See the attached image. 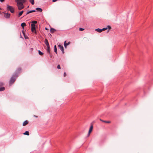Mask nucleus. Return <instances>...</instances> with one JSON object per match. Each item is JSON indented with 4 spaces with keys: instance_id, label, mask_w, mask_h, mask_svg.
<instances>
[{
    "instance_id": "obj_34",
    "label": "nucleus",
    "mask_w": 153,
    "mask_h": 153,
    "mask_svg": "<svg viewBox=\"0 0 153 153\" xmlns=\"http://www.w3.org/2000/svg\"><path fill=\"white\" fill-rule=\"evenodd\" d=\"M32 12H36V10H32Z\"/></svg>"
},
{
    "instance_id": "obj_2",
    "label": "nucleus",
    "mask_w": 153,
    "mask_h": 153,
    "mask_svg": "<svg viewBox=\"0 0 153 153\" xmlns=\"http://www.w3.org/2000/svg\"><path fill=\"white\" fill-rule=\"evenodd\" d=\"M17 77V75L16 76L14 74H13L9 81V84L10 85H11L13 84Z\"/></svg>"
},
{
    "instance_id": "obj_17",
    "label": "nucleus",
    "mask_w": 153,
    "mask_h": 153,
    "mask_svg": "<svg viewBox=\"0 0 153 153\" xmlns=\"http://www.w3.org/2000/svg\"><path fill=\"white\" fill-rule=\"evenodd\" d=\"M100 121H102L103 122L105 123H111V121H105V120H103L101 119H100Z\"/></svg>"
},
{
    "instance_id": "obj_32",
    "label": "nucleus",
    "mask_w": 153,
    "mask_h": 153,
    "mask_svg": "<svg viewBox=\"0 0 153 153\" xmlns=\"http://www.w3.org/2000/svg\"><path fill=\"white\" fill-rule=\"evenodd\" d=\"M108 28H109V29H110L111 28V27L110 26L108 25Z\"/></svg>"
},
{
    "instance_id": "obj_27",
    "label": "nucleus",
    "mask_w": 153,
    "mask_h": 153,
    "mask_svg": "<svg viewBox=\"0 0 153 153\" xmlns=\"http://www.w3.org/2000/svg\"><path fill=\"white\" fill-rule=\"evenodd\" d=\"M57 68L58 69H61V67L59 65H58L57 66Z\"/></svg>"
},
{
    "instance_id": "obj_6",
    "label": "nucleus",
    "mask_w": 153,
    "mask_h": 153,
    "mask_svg": "<svg viewBox=\"0 0 153 153\" xmlns=\"http://www.w3.org/2000/svg\"><path fill=\"white\" fill-rule=\"evenodd\" d=\"M4 85L3 82H0V91H4L5 89V88L2 86Z\"/></svg>"
},
{
    "instance_id": "obj_40",
    "label": "nucleus",
    "mask_w": 153,
    "mask_h": 153,
    "mask_svg": "<svg viewBox=\"0 0 153 153\" xmlns=\"http://www.w3.org/2000/svg\"><path fill=\"white\" fill-rule=\"evenodd\" d=\"M50 56V57H51V55Z\"/></svg>"
},
{
    "instance_id": "obj_28",
    "label": "nucleus",
    "mask_w": 153,
    "mask_h": 153,
    "mask_svg": "<svg viewBox=\"0 0 153 153\" xmlns=\"http://www.w3.org/2000/svg\"><path fill=\"white\" fill-rule=\"evenodd\" d=\"M107 29V28H103L102 29H101L102 30V31H104Z\"/></svg>"
},
{
    "instance_id": "obj_9",
    "label": "nucleus",
    "mask_w": 153,
    "mask_h": 153,
    "mask_svg": "<svg viewBox=\"0 0 153 153\" xmlns=\"http://www.w3.org/2000/svg\"><path fill=\"white\" fill-rule=\"evenodd\" d=\"M45 44L47 46H49V44L48 40L47 39H45V41L44 42Z\"/></svg>"
},
{
    "instance_id": "obj_26",
    "label": "nucleus",
    "mask_w": 153,
    "mask_h": 153,
    "mask_svg": "<svg viewBox=\"0 0 153 153\" xmlns=\"http://www.w3.org/2000/svg\"><path fill=\"white\" fill-rule=\"evenodd\" d=\"M32 13V10L29 11L28 12H27V13H26V15H27L28 14L30 13Z\"/></svg>"
},
{
    "instance_id": "obj_3",
    "label": "nucleus",
    "mask_w": 153,
    "mask_h": 153,
    "mask_svg": "<svg viewBox=\"0 0 153 153\" xmlns=\"http://www.w3.org/2000/svg\"><path fill=\"white\" fill-rule=\"evenodd\" d=\"M6 10L7 11H10L11 13H14L15 12L14 7L12 6H10L8 4L6 5Z\"/></svg>"
},
{
    "instance_id": "obj_12",
    "label": "nucleus",
    "mask_w": 153,
    "mask_h": 153,
    "mask_svg": "<svg viewBox=\"0 0 153 153\" xmlns=\"http://www.w3.org/2000/svg\"><path fill=\"white\" fill-rule=\"evenodd\" d=\"M47 51L48 52V53H50V51H51V48L49 46H47Z\"/></svg>"
},
{
    "instance_id": "obj_7",
    "label": "nucleus",
    "mask_w": 153,
    "mask_h": 153,
    "mask_svg": "<svg viewBox=\"0 0 153 153\" xmlns=\"http://www.w3.org/2000/svg\"><path fill=\"white\" fill-rule=\"evenodd\" d=\"M3 13L4 14V17L6 19H9L10 16V14L7 13H5L4 12H3Z\"/></svg>"
},
{
    "instance_id": "obj_38",
    "label": "nucleus",
    "mask_w": 153,
    "mask_h": 153,
    "mask_svg": "<svg viewBox=\"0 0 153 153\" xmlns=\"http://www.w3.org/2000/svg\"><path fill=\"white\" fill-rule=\"evenodd\" d=\"M1 14V11H0V14Z\"/></svg>"
},
{
    "instance_id": "obj_37",
    "label": "nucleus",
    "mask_w": 153,
    "mask_h": 153,
    "mask_svg": "<svg viewBox=\"0 0 153 153\" xmlns=\"http://www.w3.org/2000/svg\"><path fill=\"white\" fill-rule=\"evenodd\" d=\"M45 29L46 30H47V28L46 27V28H45Z\"/></svg>"
},
{
    "instance_id": "obj_19",
    "label": "nucleus",
    "mask_w": 153,
    "mask_h": 153,
    "mask_svg": "<svg viewBox=\"0 0 153 153\" xmlns=\"http://www.w3.org/2000/svg\"><path fill=\"white\" fill-rule=\"evenodd\" d=\"M102 30L101 29H100L99 28H97V29H95V30L96 31H97L98 32H99V33H100L102 31Z\"/></svg>"
},
{
    "instance_id": "obj_1",
    "label": "nucleus",
    "mask_w": 153,
    "mask_h": 153,
    "mask_svg": "<svg viewBox=\"0 0 153 153\" xmlns=\"http://www.w3.org/2000/svg\"><path fill=\"white\" fill-rule=\"evenodd\" d=\"M17 3L18 8L19 10H21L24 8L23 4L27 2V0H15Z\"/></svg>"
},
{
    "instance_id": "obj_8",
    "label": "nucleus",
    "mask_w": 153,
    "mask_h": 153,
    "mask_svg": "<svg viewBox=\"0 0 153 153\" xmlns=\"http://www.w3.org/2000/svg\"><path fill=\"white\" fill-rule=\"evenodd\" d=\"M58 47H59V48L60 50H61L62 51L63 53H64V48L62 45H58Z\"/></svg>"
},
{
    "instance_id": "obj_36",
    "label": "nucleus",
    "mask_w": 153,
    "mask_h": 153,
    "mask_svg": "<svg viewBox=\"0 0 153 153\" xmlns=\"http://www.w3.org/2000/svg\"><path fill=\"white\" fill-rule=\"evenodd\" d=\"M4 0H0V1L1 2H3Z\"/></svg>"
},
{
    "instance_id": "obj_23",
    "label": "nucleus",
    "mask_w": 153,
    "mask_h": 153,
    "mask_svg": "<svg viewBox=\"0 0 153 153\" xmlns=\"http://www.w3.org/2000/svg\"><path fill=\"white\" fill-rule=\"evenodd\" d=\"M37 21H32L31 22V24H33V25H35L37 23Z\"/></svg>"
},
{
    "instance_id": "obj_16",
    "label": "nucleus",
    "mask_w": 153,
    "mask_h": 153,
    "mask_svg": "<svg viewBox=\"0 0 153 153\" xmlns=\"http://www.w3.org/2000/svg\"><path fill=\"white\" fill-rule=\"evenodd\" d=\"M26 25V23L25 22L22 23L21 24V26L22 27L23 29H24V27Z\"/></svg>"
},
{
    "instance_id": "obj_20",
    "label": "nucleus",
    "mask_w": 153,
    "mask_h": 153,
    "mask_svg": "<svg viewBox=\"0 0 153 153\" xmlns=\"http://www.w3.org/2000/svg\"><path fill=\"white\" fill-rule=\"evenodd\" d=\"M92 130L89 128V130L88 131V134L87 135V137H88L89 136L90 134L91 133V132L92 131Z\"/></svg>"
},
{
    "instance_id": "obj_25",
    "label": "nucleus",
    "mask_w": 153,
    "mask_h": 153,
    "mask_svg": "<svg viewBox=\"0 0 153 153\" xmlns=\"http://www.w3.org/2000/svg\"><path fill=\"white\" fill-rule=\"evenodd\" d=\"M39 54L41 56H42L43 55V53L41 51H39Z\"/></svg>"
},
{
    "instance_id": "obj_30",
    "label": "nucleus",
    "mask_w": 153,
    "mask_h": 153,
    "mask_svg": "<svg viewBox=\"0 0 153 153\" xmlns=\"http://www.w3.org/2000/svg\"><path fill=\"white\" fill-rule=\"evenodd\" d=\"M84 30V28H79V30L80 31H83Z\"/></svg>"
},
{
    "instance_id": "obj_33",
    "label": "nucleus",
    "mask_w": 153,
    "mask_h": 153,
    "mask_svg": "<svg viewBox=\"0 0 153 153\" xmlns=\"http://www.w3.org/2000/svg\"><path fill=\"white\" fill-rule=\"evenodd\" d=\"M57 0H52V1L53 2H55Z\"/></svg>"
},
{
    "instance_id": "obj_35",
    "label": "nucleus",
    "mask_w": 153,
    "mask_h": 153,
    "mask_svg": "<svg viewBox=\"0 0 153 153\" xmlns=\"http://www.w3.org/2000/svg\"><path fill=\"white\" fill-rule=\"evenodd\" d=\"M33 116H34V117H35L36 118H37V117H38V116H36V115H34Z\"/></svg>"
},
{
    "instance_id": "obj_31",
    "label": "nucleus",
    "mask_w": 153,
    "mask_h": 153,
    "mask_svg": "<svg viewBox=\"0 0 153 153\" xmlns=\"http://www.w3.org/2000/svg\"><path fill=\"white\" fill-rule=\"evenodd\" d=\"M64 77H65L66 76V73L65 72H64Z\"/></svg>"
},
{
    "instance_id": "obj_22",
    "label": "nucleus",
    "mask_w": 153,
    "mask_h": 153,
    "mask_svg": "<svg viewBox=\"0 0 153 153\" xmlns=\"http://www.w3.org/2000/svg\"><path fill=\"white\" fill-rule=\"evenodd\" d=\"M22 33L23 34V35H24L25 38V39H27V38H28V37L27 36V37L25 36V33L24 30H22Z\"/></svg>"
},
{
    "instance_id": "obj_10",
    "label": "nucleus",
    "mask_w": 153,
    "mask_h": 153,
    "mask_svg": "<svg viewBox=\"0 0 153 153\" xmlns=\"http://www.w3.org/2000/svg\"><path fill=\"white\" fill-rule=\"evenodd\" d=\"M70 43V42H69L68 43H66V41H65L64 42V45L65 48H66L67 46L69 45Z\"/></svg>"
},
{
    "instance_id": "obj_14",
    "label": "nucleus",
    "mask_w": 153,
    "mask_h": 153,
    "mask_svg": "<svg viewBox=\"0 0 153 153\" xmlns=\"http://www.w3.org/2000/svg\"><path fill=\"white\" fill-rule=\"evenodd\" d=\"M36 10L39 12H42V8H39V7L36 8Z\"/></svg>"
},
{
    "instance_id": "obj_15",
    "label": "nucleus",
    "mask_w": 153,
    "mask_h": 153,
    "mask_svg": "<svg viewBox=\"0 0 153 153\" xmlns=\"http://www.w3.org/2000/svg\"><path fill=\"white\" fill-rule=\"evenodd\" d=\"M28 123V121L26 120L24 121L23 123V126H24L27 125Z\"/></svg>"
},
{
    "instance_id": "obj_21",
    "label": "nucleus",
    "mask_w": 153,
    "mask_h": 153,
    "mask_svg": "<svg viewBox=\"0 0 153 153\" xmlns=\"http://www.w3.org/2000/svg\"><path fill=\"white\" fill-rule=\"evenodd\" d=\"M23 134L27 135H29V133L28 131H26L25 133H23Z\"/></svg>"
},
{
    "instance_id": "obj_4",
    "label": "nucleus",
    "mask_w": 153,
    "mask_h": 153,
    "mask_svg": "<svg viewBox=\"0 0 153 153\" xmlns=\"http://www.w3.org/2000/svg\"><path fill=\"white\" fill-rule=\"evenodd\" d=\"M21 68L20 67H19L16 69L15 73L13 74L15 75L16 76L17 75L18 77L19 75V74L21 72Z\"/></svg>"
},
{
    "instance_id": "obj_18",
    "label": "nucleus",
    "mask_w": 153,
    "mask_h": 153,
    "mask_svg": "<svg viewBox=\"0 0 153 153\" xmlns=\"http://www.w3.org/2000/svg\"><path fill=\"white\" fill-rule=\"evenodd\" d=\"M54 51L55 53L57 54V49L56 45H55L54 46Z\"/></svg>"
},
{
    "instance_id": "obj_11",
    "label": "nucleus",
    "mask_w": 153,
    "mask_h": 153,
    "mask_svg": "<svg viewBox=\"0 0 153 153\" xmlns=\"http://www.w3.org/2000/svg\"><path fill=\"white\" fill-rule=\"evenodd\" d=\"M24 12V11H23V10H22V11H21V12H20L19 13V14H18V15L17 16L18 17H19L20 16H22V14Z\"/></svg>"
},
{
    "instance_id": "obj_24",
    "label": "nucleus",
    "mask_w": 153,
    "mask_h": 153,
    "mask_svg": "<svg viewBox=\"0 0 153 153\" xmlns=\"http://www.w3.org/2000/svg\"><path fill=\"white\" fill-rule=\"evenodd\" d=\"M29 1L33 5L34 4V0H29Z\"/></svg>"
},
{
    "instance_id": "obj_39",
    "label": "nucleus",
    "mask_w": 153,
    "mask_h": 153,
    "mask_svg": "<svg viewBox=\"0 0 153 153\" xmlns=\"http://www.w3.org/2000/svg\"><path fill=\"white\" fill-rule=\"evenodd\" d=\"M0 10H1V9L0 7Z\"/></svg>"
},
{
    "instance_id": "obj_5",
    "label": "nucleus",
    "mask_w": 153,
    "mask_h": 153,
    "mask_svg": "<svg viewBox=\"0 0 153 153\" xmlns=\"http://www.w3.org/2000/svg\"><path fill=\"white\" fill-rule=\"evenodd\" d=\"M31 30L33 33H34L35 34H36V25H35L31 24Z\"/></svg>"
},
{
    "instance_id": "obj_13",
    "label": "nucleus",
    "mask_w": 153,
    "mask_h": 153,
    "mask_svg": "<svg viewBox=\"0 0 153 153\" xmlns=\"http://www.w3.org/2000/svg\"><path fill=\"white\" fill-rule=\"evenodd\" d=\"M56 31V30H55V29L53 28H51L50 30V32L51 33H53L54 32Z\"/></svg>"
},
{
    "instance_id": "obj_29",
    "label": "nucleus",
    "mask_w": 153,
    "mask_h": 153,
    "mask_svg": "<svg viewBox=\"0 0 153 153\" xmlns=\"http://www.w3.org/2000/svg\"><path fill=\"white\" fill-rule=\"evenodd\" d=\"M90 129L92 130V129H93V126L92 125H91V126L90 128Z\"/></svg>"
}]
</instances>
